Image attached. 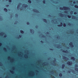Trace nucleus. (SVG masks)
<instances>
[{"label":"nucleus","mask_w":78,"mask_h":78,"mask_svg":"<svg viewBox=\"0 0 78 78\" xmlns=\"http://www.w3.org/2000/svg\"><path fill=\"white\" fill-rule=\"evenodd\" d=\"M59 9L60 10H63V9L64 10H69V9H70L68 7H63V8L60 7Z\"/></svg>","instance_id":"1"},{"label":"nucleus","mask_w":78,"mask_h":78,"mask_svg":"<svg viewBox=\"0 0 78 78\" xmlns=\"http://www.w3.org/2000/svg\"><path fill=\"white\" fill-rule=\"evenodd\" d=\"M58 16H60V17H63L64 16L65 17H67V15L66 14H63L62 13H60L58 14Z\"/></svg>","instance_id":"2"},{"label":"nucleus","mask_w":78,"mask_h":78,"mask_svg":"<svg viewBox=\"0 0 78 78\" xmlns=\"http://www.w3.org/2000/svg\"><path fill=\"white\" fill-rule=\"evenodd\" d=\"M54 47H56L57 48H61V47H60V46H61V45L59 44H54Z\"/></svg>","instance_id":"3"},{"label":"nucleus","mask_w":78,"mask_h":78,"mask_svg":"<svg viewBox=\"0 0 78 78\" xmlns=\"http://www.w3.org/2000/svg\"><path fill=\"white\" fill-rule=\"evenodd\" d=\"M66 64L67 65H68V66H71L72 65V64H73V63L72 61H68L66 62Z\"/></svg>","instance_id":"4"},{"label":"nucleus","mask_w":78,"mask_h":78,"mask_svg":"<svg viewBox=\"0 0 78 78\" xmlns=\"http://www.w3.org/2000/svg\"><path fill=\"white\" fill-rule=\"evenodd\" d=\"M54 60H53V62L51 63V65H53V66H55V64H56V63H55V62L56 61V59L54 58Z\"/></svg>","instance_id":"5"},{"label":"nucleus","mask_w":78,"mask_h":78,"mask_svg":"<svg viewBox=\"0 0 78 78\" xmlns=\"http://www.w3.org/2000/svg\"><path fill=\"white\" fill-rule=\"evenodd\" d=\"M61 51H62L63 53H69V51L67 50L66 51L63 50V49H62L60 50Z\"/></svg>","instance_id":"6"},{"label":"nucleus","mask_w":78,"mask_h":78,"mask_svg":"<svg viewBox=\"0 0 78 78\" xmlns=\"http://www.w3.org/2000/svg\"><path fill=\"white\" fill-rule=\"evenodd\" d=\"M22 6L23 7H24V8H27L28 6V5L26 4H23Z\"/></svg>","instance_id":"7"},{"label":"nucleus","mask_w":78,"mask_h":78,"mask_svg":"<svg viewBox=\"0 0 78 78\" xmlns=\"http://www.w3.org/2000/svg\"><path fill=\"white\" fill-rule=\"evenodd\" d=\"M69 45L70 46L71 48H73V47H74V45H73V43L72 42H70L69 44Z\"/></svg>","instance_id":"8"},{"label":"nucleus","mask_w":78,"mask_h":78,"mask_svg":"<svg viewBox=\"0 0 78 78\" xmlns=\"http://www.w3.org/2000/svg\"><path fill=\"white\" fill-rule=\"evenodd\" d=\"M30 33H32V34H33L34 33V30L31 29H30Z\"/></svg>","instance_id":"9"},{"label":"nucleus","mask_w":78,"mask_h":78,"mask_svg":"<svg viewBox=\"0 0 78 78\" xmlns=\"http://www.w3.org/2000/svg\"><path fill=\"white\" fill-rule=\"evenodd\" d=\"M63 59H65V60H67V61H68V60L69 59L68 58L65 57V56H63Z\"/></svg>","instance_id":"10"},{"label":"nucleus","mask_w":78,"mask_h":78,"mask_svg":"<svg viewBox=\"0 0 78 78\" xmlns=\"http://www.w3.org/2000/svg\"><path fill=\"white\" fill-rule=\"evenodd\" d=\"M48 64V62H44L42 64L43 66H47Z\"/></svg>","instance_id":"11"},{"label":"nucleus","mask_w":78,"mask_h":78,"mask_svg":"<svg viewBox=\"0 0 78 78\" xmlns=\"http://www.w3.org/2000/svg\"><path fill=\"white\" fill-rule=\"evenodd\" d=\"M63 25V24L61 22L60 23V25H58V27H62Z\"/></svg>","instance_id":"12"},{"label":"nucleus","mask_w":78,"mask_h":78,"mask_svg":"<svg viewBox=\"0 0 78 78\" xmlns=\"http://www.w3.org/2000/svg\"><path fill=\"white\" fill-rule=\"evenodd\" d=\"M71 59L72 61H74L75 60V58L73 57H71Z\"/></svg>","instance_id":"13"},{"label":"nucleus","mask_w":78,"mask_h":78,"mask_svg":"<svg viewBox=\"0 0 78 78\" xmlns=\"http://www.w3.org/2000/svg\"><path fill=\"white\" fill-rule=\"evenodd\" d=\"M33 11H34L35 12H39L38 10L36 9H34L33 10Z\"/></svg>","instance_id":"14"},{"label":"nucleus","mask_w":78,"mask_h":78,"mask_svg":"<svg viewBox=\"0 0 78 78\" xmlns=\"http://www.w3.org/2000/svg\"><path fill=\"white\" fill-rule=\"evenodd\" d=\"M22 35H19V37H16L17 39H20V38H21V37H22Z\"/></svg>","instance_id":"15"},{"label":"nucleus","mask_w":78,"mask_h":78,"mask_svg":"<svg viewBox=\"0 0 78 78\" xmlns=\"http://www.w3.org/2000/svg\"><path fill=\"white\" fill-rule=\"evenodd\" d=\"M42 20L44 22H45V23H47V21L46 19H42Z\"/></svg>","instance_id":"16"},{"label":"nucleus","mask_w":78,"mask_h":78,"mask_svg":"<svg viewBox=\"0 0 78 78\" xmlns=\"http://www.w3.org/2000/svg\"><path fill=\"white\" fill-rule=\"evenodd\" d=\"M72 19H76L77 18H76L75 16H73L72 17Z\"/></svg>","instance_id":"17"},{"label":"nucleus","mask_w":78,"mask_h":78,"mask_svg":"<svg viewBox=\"0 0 78 78\" xmlns=\"http://www.w3.org/2000/svg\"><path fill=\"white\" fill-rule=\"evenodd\" d=\"M4 10L5 12H8V9H6V8H4Z\"/></svg>","instance_id":"18"},{"label":"nucleus","mask_w":78,"mask_h":78,"mask_svg":"<svg viewBox=\"0 0 78 78\" xmlns=\"http://www.w3.org/2000/svg\"><path fill=\"white\" fill-rule=\"evenodd\" d=\"M50 73L51 75H53L55 73V72L54 71H51L50 72Z\"/></svg>","instance_id":"19"},{"label":"nucleus","mask_w":78,"mask_h":78,"mask_svg":"<svg viewBox=\"0 0 78 78\" xmlns=\"http://www.w3.org/2000/svg\"><path fill=\"white\" fill-rule=\"evenodd\" d=\"M64 67H65V65H64V64H62V69H64Z\"/></svg>","instance_id":"20"},{"label":"nucleus","mask_w":78,"mask_h":78,"mask_svg":"<svg viewBox=\"0 0 78 78\" xmlns=\"http://www.w3.org/2000/svg\"><path fill=\"white\" fill-rule=\"evenodd\" d=\"M70 13L71 15H72V14H73V11L72 10H71L70 12Z\"/></svg>","instance_id":"21"},{"label":"nucleus","mask_w":78,"mask_h":78,"mask_svg":"<svg viewBox=\"0 0 78 78\" xmlns=\"http://www.w3.org/2000/svg\"><path fill=\"white\" fill-rule=\"evenodd\" d=\"M59 76H60V77H62V73H60L59 74Z\"/></svg>","instance_id":"22"},{"label":"nucleus","mask_w":78,"mask_h":78,"mask_svg":"<svg viewBox=\"0 0 78 78\" xmlns=\"http://www.w3.org/2000/svg\"><path fill=\"white\" fill-rule=\"evenodd\" d=\"M20 32L21 34H23L24 33V31L22 30H20Z\"/></svg>","instance_id":"23"},{"label":"nucleus","mask_w":78,"mask_h":78,"mask_svg":"<svg viewBox=\"0 0 78 78\" xmlns=\"http://www.w3.org/2000/svg\"><path fill=\"white\" fill-rule=\"evenodd\" d=\"M71 72H72V73H73V74H75L76 73V72H75V71L72 70L71 71Z\"/></svg>","instance_id":"24"},{"label":"nucleus","mask_w":78,"mask_h":78,"mask_svg":"<svg viewBox=\"0 0 78 78\" xmlns=\"http://www.w3.org/2000/svg\"><path fill=\"white\" fill-rule=\"evenodd\" d=\"M20 5H22V3L21 2H20L18 4V5L17 6H18L19 7H20Z\"/></svg>","instance_id":"25"},{"label":"nucleus","mask_w":78,"mask_h":78,"mask_svg":"<svg viewBox=\"0 0 78 78\" xmlns=\"http://www.w3.org/2000/svg\"><path fill=\"white\" fill-rule=\"evenodd\" d=\"M75 71H76V72H78V68H75Z\"/></svg>","instance_id":"26"},{"label":"nucleus","mask_w":78,"mask_h":78,"mask_svg":"<svg viewBox=\"0 0 78 78\" xmlns=\"http://www.w3.org/2000/svg\"><path fill=\"white\" fill-rule=\"evenodd\" d=\"M67 16L68 18H69V19H70L71 18V15H68Z\"/></svg>","instance_id":"27"},{"label":"nucleus","mask_w":78,"mask_h":78,"mask_svg":"<svg viewBox=\"0 0 78 78\" xmlns=\"http://www.w3.org/2000/svg\"><path fill=\"white\" fill-rule=\"evenodd\" d=\"M0 35L1 36H3V32H2L0 33Z\"/></svg>","instance_id":"28"},{"label":"nucleus","mask_w":78,"mask_h":78,"mask_svg":"<svg viewBox=\"0 0 78 78\" xmlns=\"http://www.w3.org/2000/svg\"><path fill=\"white\" fill-rule=\"evenodd\" d=\"M28 2L29 3L31 4V1L30 0H29L28 1Z\"/></svg>","instance_id":"29"},{"label":"nucleus","mask_w":78,"mask_h":78,"mask_svg":"<svg viewBox=\"0 0 78 78\" xmlns=\"http://www.w3.org/2000/svg\"><path fill=\"white\" fill-rule=\"evenodd\" d=\"M74 7L75 8H78V6L76 5H75V6H74Z\"/></svg>","instance_id":"30"},{"label":"nucleus","mask_w":78,"mask_h":78,"mask_svg":"<svg viewBox=\"0 0 78 78\" xmlns=\"http://www.w3.org/2000/svg\"><path fill=\"white\" fill-rule=\"evenodd\" d=\"M17 10H19V9H20V7L17 6Z\"/></svg>","instance_id":"31"},{"label":"nucleus","mask_w":78,"mask_h":78,"mask_svg":"<svg viewBox=\"0 0 78 78\" xmlns=\"http://www.w3.org/2000/svg\"><path fill=\"white\" fill-rule=\"evenodd\" d=\"M15 17H18V14H15Z\"/></svg>","instance_id":"32"},{"label":"nucleus","mask_w":78,"mask_h":78,"mask_svg":"<svg viewBox=\"0 0 78 78\" xmlns=\"http://www.w3.org/2000/svg\"><path fill=\"white\" fill-rule=\"evenodd\" d=\"M7 37V35L6 34H5V35L4 36V37H5V38H6Z\"/></svg>","instance_id":"33"},{"label":"nucleus","mask_w":78,"mask_h":78,"mask_svg":"<svg viewBox=\"0 0 78 78\" xmlns=\"http://www.w3.org/2000/svg\"><path fill=\"white\" fill-rule=\"evenodd\" d=\"M74 67H78V66L77 64H75Z\"/></svg>","instance_id":"34"},{"label":"nucleus","mask_w":78,"mask_h":78,"mask_svg":"<svg viewBox=\"0 0 78 78\" xmlns=\"http://www.w3.org/2000/svg\"><path fill=\"white\" fill-rule=\"evenodd\" d=\"M43 3L44 4H45V0H43Z\"/></svg>","instance_id":"35"},{"label":"nucleus","mask_w":78,"mask_h":78,"mask_svg":"<svg viewBox=\"0 0 78 78\" xmlns=\"http://www.w3.org/2000/svg\"><path fill=\"white\" fill-rule=\"evenodd\" d=\"M63 27H66V24L65 23H64Z\"/></svg>","instance_id":"36"},{"label":"nucleus","mask_w":78,"mask_h":78,"mask_svg":"<svg viewBox=\"0 0 78 78\" xmlns=\"http://www.w3.org/2000/svg\"><path fill=\"white\" fill-rule=\"evenodd\" d=\"M0 20H3V18L1 16H0Z\"/></svg>","instance_id":"37"},{"label":"nucleus","mask_w":78,"mask_h":78,"mask_svg":"<svg viewBox=\"0 0 78 78\" xmlns=\"http://www.w3.org/2000/svg\"><path fill=\"white\" fill-rule=\"evenodd\" d=\"M4 50L5 51V52L7 51V50H6V49L5 48H4Z\"/></svg>","instance_id":"38"},{"label":"nucleus","mask_w":78,"mask_h":78,"mask_svg":"<svg viewBox=\"0 0 78 78\" xmlns=\"http://www.w3.org/2000/svg\"><path fill=\"white\" fill-rule=\"evenodd\" d=\"M18 23V21H16L14 23L15 24H17Z\"/></svg>","instance_id":"39"},{"label":"nucleus","mask_w":78,"mask_h":78,"mask_svg":"<svg viewBox=\"0 0 78 78\" xmlns=\"http://www.w3.org/2000/svg\"><path fill=\"white\" fill-rule=\"evenodd\" d=\"M41 36H42V37H46V36L45 35H43L41 34Z\"/></svg>","instance_id":"40"},{"label":"nucleus","mask_w":78,"mask_h":78,"mask_svg":"<svg viewBox=\"0 0 78 78\" xmlns=\"http://www.w3.org/2000/svg\"><path fill=\"white\" fill-rule=\"evenodd\" d=\"M3 66V64H2V63L0 62V66Z\"/></svg>","instance_id":"41"},{"label":"nucleus","mask_w":78,"mask_h":78,"mask_svg":"<svg viewBox=\"0 0 78 78\" xmlns=\"http://www.w3.org/2000/svg\"><path fill=\"white\" fill-rule=\"evenodd\" d=\"M64 12L65 13H68V11L67 10H66Z\"/></svg>","instance_id":"42"},{"label":"nucleus","mask_w":78,"mask_h":78,"mask_svg":"<svg viewBox=\"0 0 78 78\" xmlns=\"http://www.w3.org/2000/svg\"><path fill=\"white\" fill-rule=\"evenodd\" d=\"M57 38L58 39H59V38H60V37L59 35H58V36L57 37Z\"/></svg>","instance_id":"43"},{"label":"nucleus","mask_w":78,"mask_h":78,"mask_svg":"<svg viewBox=\"0 0 78 78\" xmlns=\"http://www.w3.org/2000/svg\"><path fill=\"white\" fill-rule=\"evenodd\" d=\"M68 25H69V26H71L72 25V24L69 23Z\"/></svg>","instance_id":"44"},{"label":"nucleus","mask_w":78,"mask_h":78,"mask_svg":"<svg viewBox=\"0 0 78 78\" xmlns=\"http://www.w3.org/2000/svg\"><path fill=\"white\" fill-rule=\"evenodd\" d=\"M46 34H50V32H46Z\"/></svg>","instance_id":"45"},{"label":"nucleus","mask_w":78,"mask_h":78,"mask_svg":"<svg viewBox=\"0 0 78 78\" xmlns=\"http://www.w3.org/2000/svg\"><path fill=\"white\" fill-rule=\"evenodd\" d=\"M9 2L11 3V2H12V0H9Z\"/></svg>","instance_id":"46"},{"label":"nucleus","mask_w":78,"mask_h":78,"mask_svg":"<svg viewBox=\"0 0 78 78\" xmlns=\"http://www.w3.org/2000/svg\"><path fill=\"white\" fill-rule=\"evenodd\" d=\"M48 16L49 17H51V15H49Z\"/></svg>","instance_id":"47"},{"label":"nucleus","mask_w":78,"mask_h":78,"mask_svg":"<svg viewBox=\"0 0 78 78\" xmlns=\"http://www.w3.org/2000/svg\"><path fill=\"white\" fill-rule=\"evenodd\" d=\"M41 42L42 44H43L44 43V41H41Z\"/></svg>","instance_id":"48"},{"label":"nucleus","mask_w":78,"mask_h":78,"mask_svg":"<svg viewBox=\"0 0 78 78\" xmlns=\"http://www.w3.org/2000/svg\"><path fill=\"white\" fill-rule=\"evenodd\" d=\"M30 23H29V22H27V25H30Z\"/></svg>","instance_id":"49"},{"label":"nucleus","mask_w":78,"mask_h":78,"mask_svg":"<svg viewBox=\"0 0 78 78\" xmlns=\"http://www.w3.org/2000/svg\"><path fill=\"white\" fill-rule=\"evenodd\" d=\"M70 5L71 6H73V4L72 3H71Z\"/></svg>","instance_id":"50"},{"label":"nucleus","mask_w":78,"mask_h":78,"mask_svg":"<svg viewBox=\"0 0 78 78\" xmlns=\"http://www.w3.org/2000/svg\"><path fill=\"white\" fill-rule=\"evenodd\" d=\"M74 14H75V15H76V14H77V12H74Z\"/></svg>","instance_id":"51"},{"label":"nucleus","mask_w":78,"mask_h":78,"mask_svg":"<svg viewBox=\"0 0 78 78\" xmlns=\"http://www.w3.org/2000/svg\"><path fill=\"white\" fill-rule=\"evenodd\" d=\"M35 28H38V26L37 25L35 26Z\"/></svg>","instance_id":"52"},{"label":"nucleus","mask_w":78,"mask_h":78,"mask_svg":"<svg viewBox=\"0 0 78 78\" xmlns=\"http://www.w3.org/2000/svg\"><path fill=\"white\" fill-rule=\"evenodd\" d=\"M39 62H42V60H39L38 61Z\"/></svg>","instance_id":"53"},{"label":"nucleus","mask_w":78,"mask_h":78,"mask_svg":"<svg viewBox=\"0 0 78 78\" xmlns=\"http://www.w3.org/2000/svg\"><path fill=\"white\" fill-rule=\"evenodd\" d=\"M75 3H76V2H75V1H73V4H75Z\"/></svg>","instance_id":"54"},{"label":"nucleus","mask_w":78,"mask_h":78,"mask_svg":"<svg viewBox=\"0 0 78 78\" xmlns=\"http://www.w3.org/2000/svg\"><path fill=\"white\" fill-rule=\"evenodd\" d=\"M11 73H14V71H12V72H11Z\"/></svg>","instance_id":"55"},{"label":"nucleus","mask_w":78,"mask_h":78,"mask_svg":"<svg viewBox=\"0 0 78 78\" xmlns=\"http://www.w3.org/2000/svg\"><path fill=\"white\" fill-rule=\"evenodd\" d=\"M10 18H12V15H11L10 16Z\"/></svg>","instance_id":"56"},{"label":"nucleus","mask_w":78,"mask_h":78,"mask_svg":"<svg viewBox=\"0 0 78 78\" xmlns=\"http://www.w3.org/2000/svg\"><path fill=\"white\" fill-rule=\"evenodd\" d=\"M50 50H52V51H53L54 50L53 49H50Z\"/></svg>","instance_id":"57"},{"label":"nucleus","mask_w":78,"mask_h":78,"mask_svg":"<svg viewBox=\"0 0 78 78\" xmlns=\"http://www.w3.org/2000/svg\"><path fill=\"white\" fill-rule=\"evenodd\" d=\"M6 7H8V6H9V5H6Z\"/></svg>","instance_id":"58"},{"label":"nucleus","mask_w":78,"mask_h":78,"mask_svg":"<svg viewBox=\"0 0 78 78\" xmlns=\"http://www.w3.org/2000/svg\"><path fill=\"white\" fill-rule=\"evenodd\" d=\"M68 73H70V71H68Z\"/></svg>","instance_id":"59"},{"label":"nucleus","mask_w":78,"mask_h":78,"mask_svg":"<svg viewBox=\"0 0 78 78\" xmlns=\"http://www.w3.org/2000/svg\"><path fill=\"white\" fill-rule=\"evenodd\" d=\"M55 20H52V22H54V21Z\"/></svg>","instance_id":"60"},{"label":"nucleus","mask_w":78,"mask_h":78,"mask_svg":"<svg viewBox=\"0 0 78 78\" xmlns=\"http://www.w3.org/2000/svg\"><path fill=\"white\" fill-rule=\"evenodd\" d=\"M50 58H48V60H50Z\"/></svg>","instance_id":"61"},{"label":"nucleus","mask_w":78,"mask_h":78,"mask_svg":"<svg viewBox=\"0 0 78 78\" xmlns=\"http://www.w3.org/2000/svg\"><path fill=\"white\" fill-rule=\"evenodd\" d=\"M67 49H69V48H70L69 47H67Z\"/></svg>","instance_id":"62"},{"label":"nucleus","mask_w":78,"mask_h":78,"mask_svg":"<svg viewBox=\"0 0 78 78\" xmlns=\"http://www.w3.org/2000/svg\"><path fill=\"white\" fill-rule=\"evenodd\" d=\"M58 3V2H56V3Z\"/></svg>","instance_id":"63"},{"label":"nucleus","mask_w":78,"mask_h":78,"mask_svg":"<svg viewBox=\"0 0 78 78\" xmlns=\"http://www.w3.org/2000/svg\"><path fill=\"white\" fill-rule=\"evenodd\" d=\"M49 37H51V36H49Z\"/></svg>","instance_id":"64"}]
</instances>
